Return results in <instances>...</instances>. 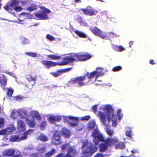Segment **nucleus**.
<instances>
[{
  "mask_svg": "<svg viewBox=\"0 0 157 157\" xmlns=\"http://www.w3.org/2000/svg\"><path fill=\"white\" fill-rule=\"evenodd\" d=\"M92 136L94 138L93 141L94 144L98 145L100 141L104 143H101L99 146V151L104 152L108 149V147L115 145L118 141L117 138H108L105 140L102 134L100 132L98 129H94L92 132Z\"/></svg>",
  "mask_w": 157,
  "mask_h": 157,
  "instance_id": "nucleus-1",
  "label": "nucleus"
},
{
  "mask_svg": "<svg viewBox=\"0 0 157 157\" xmlns=\"http://www.w3.org/2000/svg\"><path fill=\"white\" fill-rule=\"evenodd\" d=\"M103 75L102 73L96 71L90 73L87 72L84 75L77 76L71 79L68 82V85L71 86L77 83L78 86H83L88 85L89 83H92L93 82L92 80L94 77L95 80H96L98 77Z\"/></svg>",
  "mask_w": 157,
  "mask_h": 157,
  "instance_id": "nucleus-2",
  "label": "nucleus"
},
{
  "mask_svg": "<svg viewBox=\"0 0 157 157\" xmlns=\"http://www.w3.org/2000/svg\"><path fill=\"white\" fill-rule=\"evenodd\" d=\"M76 59V57H73V56L63 58V61L61 62L57 63L48 60H42L41 62L43 64L46 66L47 68L49 69L51 67H55L57 65L63 66L67 65L69 63L75 61Z\"/></svg>",
  "mask_w": 157,
  "mask_h": 157,
  "instance_id": "nucleus-3",
  "label": "nucleus"
},
{
  "mask_svg": "<svg viewBox=\"0 0 157 157\" xmlns=\"http://www.w3.org/2000/svg\"><path fill=\"white\" fill-rule=\"evenodd\" d=\"M61 147L62 151L66 150L67 153L65 154L64 153H60L57 155L56 157H75L78 153L76 148L68 144L62 145Z\"/></svg>",
  "mask_w": 157,
  "mask_h": 157,
  "instance_id": "nucleus-4",
  "label": "nucleus"
},
{
  "mask_svg": "<svg viewBox=\"0 0 157 157\" xmlns=\"http://www.w3.org/2000/svg\"><path fill=\"white\" fill-rule=\"evenodd\" d=\"M85 147L86 148L85 152L87 154H92L96 151L98 149V147L88 142L83 143L82 148L84 149Z\"/></svg>",
  "mask_w": 157,
  "mask_h": 157,
  "instance_id": "nucleus-5",
  "label": "nucleus"
},
{
  "mask_svg": "<svg viewBox=\"0 0 157 157\" xmlns=\"http://www.w3.org/2000/svg\"><path fill=\"white\" fill-rule=\"evenodd\" d=\"M52 143L56 145L60 144L61 143V134L60 131H56L53 136Z\"/></svg>",
  "mask_w": 157,
  "mask_h": 157,
  "instance_id": "nucleus-6",
  "label": "nucleus"
},
{
  "mask_svg": "<svg viewBox=\"0 0 157 157\" xmlns=\"http://www.w3.org/2000/svg\"><path fill=\"white\" fill-rule=\"evenodd\" d=\"M80 10L82 11L84 14L90 16L96 15L98 12L97 10L94 9L90 6H87L85 9H81Z\"/></svg>",
  "mask_w": 157,
  "mask_h": 157,
  "instance_id": "nucleus-7",
  "label": "nucleus"
},
{
  "mask_svg": "<svg viewBox=\"0 0 157 157\" xmlns=\"http://www.w3.org/2000/svg\"><path fill=\"white\" fill-rule=\"evenodd\" d=\"M20 2L17 0H13L10 4H7L4 6L3 8L6 11L11 13L12 11L18 5Z\"/></svg>",
  "mask_w": 157,
  "mask_h": 157,
  "instance_id": "nucleus-8",
  "label": "nucleus"
},
{
  "mask_svg": "<svg viewBox=\"0 0 157 157\" xmlns=\"http://www.w3.org/2000/svg\"><path fill=\"white\" fill-rule=\"evenodd\" d=\"M90 30L93 34L100 37L102 39H104V38H105V33H103L97 27L91 28Z\"/></svg>",
  "mask_w": 157,
  "mask_h": 157,
  "instance_id": "nucleus-9",
  "label": "nucleus"
},
{
  "mask_svg": "<svg viewBox=\"0 0 157 157\" xmlns=\"http://www.w3.org/2000/svg\"><path fill=\"white\" fill-rule=\"evenodd\" d=\"M33 130L32 129H29L27 131L24 132L23 134V136H22L19 140V136L17 135H13L11 136L10 138V140L12 142H15L18 140L19 141L20 140L26 139L27 138V135L29 133V132H32Z\"/></svg>",
  "mask_w": 157,
  "mask_h": 157,
  "instance_id": "nucleus-10",
  "label": "nucleus"
},
{
  "mask_svg": "<svg viewBox=\"0 0 157 157\" xmlns=\"http://www.w3.org/2000/svg\"><path fill=\"white\" fill-rule=\"evenodd\" d=\"M34 14L36 17L40 19L46 20L49 18L48 14L41 10L35 12Z\"/></svg>",
  "mask_w": 157,
  "mask_h": 157,
  "instance_id": "nucleus-11",
  "label": "nucleus"
},
{
  "mask_svg": "<svg viewBox=\"0 0 157 157\" xmlns=\"http://www.w3.org/2000/svg\"><path fill=\"white\" fill-rule=\"evenodd\" d=\"M73 57H76V58L79 61H84L90 59L92 57V56L90 54H75L73 55Z\"/></svg>",
  "mask_w": 157,
  "mask_h": 157,
  "instance_id": "nucleus-12",
  "label": "nucleus"
},
{
  "mask_svg": "<svg viewBox=\"0 0 157 157\" xmlns=\"http://www.w3.org/2000/svg\"><path fill=\"white\" fill-rule=\"evenodd\" d=\"M104 109L106 111L107 114L108 119L110 121L111 114L114 113V110L112 106L110 105H106L104 108Z\"/></svg>",
  "mask_w": 157,
  "mask_h": 157,
  "instance_id": "nucleus-13",
  "label": "nucleus"
},
{
  "mask_svg": "<svg viewBox=\"0 0 157 157\" xmlns=\"http://www.w3.org/2000/svg\"><path fill=\"white\" fill-rule=\"evenodd\" d=\"M48 120L51 124H53L55 122H59L62 120V116L60 115L50 116L48 118Z\"/></svg>",
  "mask_w": 157,
  "mask_h": 157,
  "instance_id": "nucleus-14",
  "label": "nucleus"
},
{
  "mask_svg": "<svg viewBox=\"0 0 157 157\" xmlns=\"http://www.w3.org/2000/svg\"><path fill=\"white\" fill-rule=\"evenodd\" d=\"M97 116L100 121L103 124H105L106 120V115L103 112L101 111H99L98 113Z\"/></svg>",
  "mask_w": 157,
  "mask_h": 157,
  "instance_id": "nucleus-15",
  "label": "nucleus"
},
{
  "mask_svg": "<svg viewBox=\"0 0 157 157\" xmlns=\"http://www.w3.org/2000/svg\"><path fill=\"white\" fill-rule=\"evenodd\" d=\"M37 76L35 75L29 74L26 75V79L29 82H35Z\"/></svg>",
  "mask_w": 157,
  "mask_h": 157,
  "instance_id": "nucleus-16",
  "label": "nucleus"
},
{
  "mask_svg": "<svg viewBox=\"0 0 157 157\" xmlns=\"http://www.w3.org/2000/svg\"><path fill=\"white\" fill-rule=\"evenodd\" d=\"M30 115L34 119H35L38 121H40L42 119L41 117L39 114V113L36 111H32L31 112Z\"/></svg>",
  "mask_w": 157,
  "mask_h": 157,
  "instance_id": "nucleus-17",
  "label": "nucleus"
},
{
  "mask_svg": "<svg viewBox=\"0 0 157 157\" xmlns=\"http://www.w3.org/2000/svg\"><path fill=\"white\" fill-rule=\"evenodd\" d=\"M7 79L6 77L3 74L0 75V84L2 86H4L6 85Z\"/></svg>",
  "mask_w": 157,
  "mask_h": 157,
  "instance_id": "nucleus-18",
  "label": "nucleus"
},
{
  "mask_svg": "<svg viewBox=\"0 0 157 157\" xmlns=\"http://www.w3.org/2000/svg\"><path fill=\"white\" fill-rule=\"evenodd\" d=\"M18 128L21 131L25 130V124L24 122L21 120H19L17 121Z\"/></svg>",
  "mask_w": 157,
  "mask_h": 157,
  "instance_id": "nucleus-19",
  "label": "nucleus"
},
{
  "mask_svg": "<svg viewBox=\"0 0 157 157\" xmlns=\"http://www.w3.org/2000/svg\"><path fill=\"white\" fill-rule=\"evenodd\" d=\"M74 122H72L70 123V125L71 126L75 127L78 125L77 127H76V130L78 131H80L83 128V127L82 125H80V127L79 128V124H78V119L77 121H74Z\"/></svg>",
  "mask_w": 157,
  "mask_h": 157,
  "instance_id": "nucleus-20",
  "label": "nucleus"
},
{
  "mask_svg": "<svg viewBox=\"0 0 157 157\" xmlns=\"http://www.w3.org/2000/svg\"><path fill=\"white\" fill-rule=\"evenodd\" d=\"M15 153V150L13 149H8L5 150L4 152V155L10 156L13 155Z\"/></svg>",
  "mask_w": 157,
  "mask_h": 157,
  "instance_id": "nucleus-21",
  "label": "nucleus"
},
{
  "mask_svg": "<svg viewBox=\"0 0 157 157\" xmlns=\"http://www.w3.org/2000/svg\"><path fill=\"white\" fill-rule=\"evenodd\" d=\"M62 132L63 135L65 137L69 138L70 136V131L66 128H63L62 130Z\"/></svg>",
  "mask_w": 157,
  "mask_h": 157,
  "instance_id": "nucleus-22",
  "label": "nucleus"
},
{
  "mask_svg": "<svg viewBox=\"0 0 157 157\" xmlns=\"http://www.w3.org/2000/svg\"><path fill=\"white\" fill-rule=\"evenodd\" d=\"M26 122L31 127L33 128L36 125V122L34 120H30L29 119H26Z\"/></svg>",
  "mask_w": 157,
  "mask_h": 157,
  "instance_id": "nucleus-23",
  "label": "nucleus"
},
{
  "mask_svg": "<svg viewBox=\"0 0 157 157\" xmlns=\"http://www.w3.org/2000/svg\"><path fill=\"white\" fill-rule=\"evenodd\" d=\"M74 32L79 37L82 38H87V36L84 33L79 31L77 30H76L74 31Z\"/></svg>",
  "mask_w": 157,
  "mask_h": 157,
  "instance_id": "nucleus-24",
  "label": "nucleus"
},
{
  "mask_svg": "<svg viewBox=\"0 0 157 157\" xmlns=\"http://www.w3.org/2000/svg\"><path fill=\"white\" fill-rule=\"evenodd\" d=\"M115 144L116 149H122L125 147L124 143L122 142H119L118 141Z\"/></svg>",
  "mask_w": 157,
  "mask_h": 157,
  "instance_id": "nucleus-25",
  "label": "nucleus"
},
{
  "mask_svg": "<svg viewBox=\"0 0 157 157\" xmlns=\"http://www.w3.org/2000/svg\"><path fill=\"white\" fill-rule=\"evenodd\" d=\"M95 123L94 121H90L88 124V129L90 130L94 129L95 127Z\"/></svg>",
  "mask_w": 157,
  "mask_h": 157,
  "instance_id": "nucleus-26",
  "label": "nucleus"
},
{
  "mask_svg": "<svg viewBox=\"0 0 157 157\" xmlns=\"http://www.w3.org/2000/svg\"><path fill=\"white\" fill-rule=\"evenodd\" d=\"M116 36V34H115L113 33L110 32L107 33V35H106V38L105 39L107 40L110 39L111 38L115 37Z\"/></svg>",
  "mask_w": 157,
  "mask_h": 157,
  "instance_id": "nucleus-27",
  "label": "nucleus"
},
{
  "mask_svg": "<svg viewBox=\"0 0 157 157\" xmlns=\"http://www.w3.org/2000/svg\"><path fill=\"white\" fill-rule=\"evenodd\" d=\"M48 57L53 60H59L61 58V56L55 55H48Z\"/></svg>",
  "mask_w": 157,
  "mask_h": 157,
  "instance_id": "nucleus-28",
  "label": "nucleus"
},
{
  "mask_svg": "<svg viewBox=\"0 0 157 157\" xmlns=\"http://www.w3.org/2000/svg\"><path fill=\"white\" fill-rule=\"evenodd\" d=\"M36 6L34 4H31L30 6L27 7V10L29 11H32L37 9Z\"/></svg>",
  "mask_w": 157,
  "mask_h": 157,
  "instance_id": "nucleus-29",
  "label": "nucleus"
},
{
  "mask_svg": "<svg viewBox=\"0 0 157 157\" xmlns=\"http://www.w3.org/2000/svg\"><path fill=\"white\" fill-rule=\"evenodd\" d=\"M55 150L54 149H52L50 151H49L45 154V156L46 157H49L51 156L55 152Z\"/></svg>",
  "mask_w": 157,
  "mask_h": 157,
  "instance_id": "nucleus-30",
  "label": "nucleus"
},
{
  "mask_svg": "<svg viewBox=\"0 0 157 157\" xmlns=\"http://www.w3.org/2000/svg\"><path fill=\"white\" fill-rule=\"evenodd\" d=\"M25 54L28 56H31L33 57H37V54L36 53L33 52H26L25 53Z\"/></svg>",
  "mask_w": 157,
  "mask_h": 157,
  "instance_id": "nucleus-31",
  "label": "nucleus"
},
{
  "mask_svg": "<svg viewBox=\"0 0 157 157\" xmlns=\"http://www.w3.org/2000/svg\"><path fill=\"white\" fill-rule=\"evenodd\" d=\"M46 38L50 41H52L56 40L55 38L52 36L48 34L46 35Z\"/></svg>",
  "mask_w": 157,
  "mask_h": 157,
  "instance_id": "nucleus-32",
  "label": "nucleus"
},
{
  "mask_svg": "<svg viewBox=\"0 0 157 157\" xmlns=\"http://www.w3.org/2000/svg\"><path fill=\"white\" fill-rule=\"evenodd\" d=\"M122 67L120 66H116L114 67L112 69V71L113 72H117L121 70Z\"/></svg>",
  "mask_w": 157,
  "mask_h": 157,
  "instance_id": "nucleus-33",
  "label": "nucleus"
},
{
  "mask_svg": "<svg viewBox=\"0 0 157 157\" xmlns=\"http://www.w3.org/2000/svg\"><path fill=\"white\" fill-rule=\"evenodd\" d=\"M106 132L107 134L109 136H111L113 135L114 131L113 130L107 128L106 130Z\"/></svg>",
  "mask_w": 157,
  "mask_h": 157,
  "instance_id": "nucleus-34",
  "label": "nucleus"
},
{
  "mask_svg": "<svg viewBox=\"0 0 157 157\" xmlns=\"http://www.w3.org/2000/svg\"><path fill=\"white\" fill-rule=\"evenodd\" d=\"M72 69V67L65 68L64 69L59 70V72H61V73H65L69 71Z\"/></svg>",
  "mask_w": 157,
  "mask_h": 157,
  "instance_id": "nucleus-35",
  "label": "nucleus"
},
{
  "mask_svg": "<svg viewBox=\"0 0 157 157\" xmlns=\"http://www.w3.org/2000/svg\"><path fill=\"white\" fill-rule=\"evenodd\" d=\"M47 125V122L46 121H44L41 122L40 125V128L43 129Z\"/></svg>",
  "mask_w": 157,
  "mask_h": 157,
  "instance_id": "nucleus-36",
  "label": "nucleus"
},
{
  "mask_svg": "<svg viewBox=\"0 0 157 157\" xmlns=\"http://www.w3.org/2000/svg\"><path fill=\"white\" fill-rule=\"evenodd\" d=\"M51 74L54 77H57L61 74V72H59L58 70L56 72H51Z\"/></svg>",
  "mask_w": 157,
  "mask_h": 157,
  "instance_id": "nucleus-37",
  "label": "nucleus"
},
{
  "mask_svg": "<svg viewBox=\"0 0 157 157\" xmlns=\"http://www.w3.org/2000/svg\"><path fill=\"white\" fill-rule=\"evenodd\" d=\"M13 92V90L11 88H9L7 92V95H8L9 97H11L12 94Z\"/></svg>",
  "mask_w": 157,
  "mask_h": 157,
  "instance_id": "nucleus-38",
  "label": "nucleus"
},
{
  "mask_svg": "<svg viewBox=\"0 0 157 157\" xmlns=\"http://www.w3.org/2000/svg\"><path fill=\"white\" fill-rule=\"evenodd\" d=\"M40 140L42 141H45L47 140L48 138L45 136L41 135L39 137Z\"/></svg>",
  "mask_w": 157,
  "mask_h": 157,
  "instance_id": "nucleus-39",
  "label": "nucleus"
},
{
  "mask_svg": "<svg viewBox=\"0 0 157 157\" xmlns=\"http://www.w3.org/2000/svg\"><path fill=\"white\" fill-rule=\"evenodd\" d=\"M117 51L121 52L124 50V49L121 46H119L116 47V49Z\"/></svg>",
  "mask_w": 157,
  "mask_h": 157,
  "instance_id": "nucleus-40",
  "label": "nucleus"
},
{
  "mask_svg": "<svg viewBox=\"0 0 157 157\" xmlns=\"http://www.w3.org/2000/svg\"><path fill=\"white\" fill-rule=\"evenodd\" d=\"M22 8L20 6H17L15 7L14 8V10L17 12H20L22 10Z\"/></svg>",
  "mask_w": 157,
  "mask_h": 157,
  "instance_id": "nucleus-41",
  "label": "nucleus"
},
{
  "mask_svg": "<svg viewBox=\"0 0 157 157\" xmlns=\"http://www.w3.org/2000/svg\"><path fill=\"white\" fill-rule=\"evenodd\" d=\"M131 152L132 153V156H134V154L136 153L138 155L137 156H138V154H139L138 150L137 149H133L131 151Z\"/></svg>",
  "mask_w": 157,
  "mask_h": 157,
  "instance_id": "nucleus-42",
  "label": "nucleus"
},
{
  "mask_svg": "<svg viewBox=\"0 0 157 157\" xmlns=\"http://www.w3.org/2000/svg\"><path fill=\"white\" fill-rule=\"evenodd\" d=\"M97 105H95L92 107L91 109L94 113H96L97 112Z\"/></svg>",
  "mask_w": 157,
  "mask_h": 157,
  "instance_id": "nucleus-43",
  "label": "nucleus"
},
{
  "mask_svg": "<svg viewBox=\"0 0 157 157\" xmlns=\"http://www.w3.org/2000/svg\"><path fill=\"white\" fill-rule=\"evenodd\" d=\"M132 132V130H131L128 131H127L126 132L125 134L127 136L129 137H132V135L131 134V132Z\"/></svg>",
  "mask_w": 157,
  "mask_h": 157,
  "instance_id": "nucleus-44",
  "label": "nucleus"
},
{
  "mask_svg": "<svg viewBox=\"0 0 157 157\" xmlns=\"http://www.w3.org/2000/svg\"><path fill=\"white\" fill-rule=\"evenodd\" d=\"M90 118L89 116H86L82 117L81 118V120H88Z\"/></svg>",
  "mask_w": 157,
  "mask_h": 157,
  "instance_id": "nucleus-45",
  "label": "nucleus"
},
{
  "mask_svg": "<svg viewBox=\"0 0 157 157\" xmlns=\"http://www.w3.org/2000/svg\"><path fill=\"white\" fill-rule=\"evenodd\" d=\"M21 43L23 44H27L29 43L28 39L24 38L22 40Z\"/></svg>",
  "mask_w": 157,
  "mask_h": 157,
  "instance_id": "nucleus-46",
  "label": "nucleus"
},
{
  "mask_svg": "<svg viewBox=\"0 0 157 157\" xmlns=\"http://www.w3.org/2000/svg\"><path fill=\"white\" fill-rule=\"evenodd\" d=\"M68 118L69 119L72 120L73 121H78V118L77 117H75L71 116H69Z\"/></svg>",
  "mask_w": 157,
  "mask_h": 157,
  "instance_id": "nucleus-47",
  "label": "nucleus"
},
{
  "mask_svg": "<svg viewBox=\"0 0 157 157\" xmlns=\"http://www.w3.org/2000/svg\"><path fill=\"white\" fill-rule=\"evenodd\" d=\"M111 120L112 121H115L116 119V120H117V117L116 115L114 114V113L113 114H111Z\"/></svg>",
  "mask_w": 157,
  "mask_h": 157,
  "instance_id": "nucleus-48",
  "label": "nucleus"
},
{
  "mask_svg": "<svg viewBox=\"0 0 157 157\" xmlns=\"http://www.w3.org/2000/svg\"><path fill=\"white\" fill-rule=\"evenodd\" d=\"M7 131L5 129H2L0 130V135H4L6 132Z\"/></svg>",
  "mask_w": 157,
  "mask_h": 157,
  "instance_id": "nucleus-49",
  "label": "nucleus"
},
{
  "mask_svg": "<svg viewBox=\"0 0 157 157\" xmlns=\"http://www.w3.org/2000/svg\"><path fill=\"white\" fill-rule=\"evenodd\" d=\"M44 13H51V11L48 9L44 8V9L42 10Z\"/></svg>",
  "mask_w": 157,
  "mask_h": 157,
  "instance_id": "nucleus-50",
  "label": "nucleus"
},
{
  "mask_svg": "<svg viewBox=\"0 0 157 157\" xmlns=\"http://www.w3.org/2000/svg\"><path fill=\"white\" fill-rule=\"evenodd\" d=\"M112 125L114 127H116L117 124V120L116 119L115 121H112Z\"/></svg>",
  "mask_w": 157,
  "mask_h": 157,
  "instance_id": "nucleus-51",
  "label": "nucleus"
},
{
  "mask_svg": "<svg viewBox=\"0 0 157 157\" xmlns=\"http://www.w3.org/2000/svg\"><path fill=\"white\" fill-rule=\"evenodd\" d=\"M121 112V109H118L117 111V115L118 116V117L120 118H121L122 117V115H121L120 114V113Z\"/></svg>",
  "mask_w": 157,
  "mask_h": 157,
  "instance_id": "nucleus-52",
  "label": "nucleus"
},
{
  "mask_svg": "<svg viewBox=\"0 0 157 157\" xmlns=\"http://www.w3.org/2000/svg\"><path fill=\"white\" fill-rule=\"evenodd\" d=\"M4 124V119L3 118L0 119V128Z\"/></svg>",
  "mask_w": 157,
  "mask_h": 157,
  "instance_id": "nucleus-53",
  "label": "nucleus"
},
{
  "mask_svg": "<svg viewBox=\"0 0 157 157\" xmlns=\"http://www.w3.org/2000/svg\"><path fill=\"white\" fill-rule=\"evenodd\" d=\"M94 157H104L103 155L100 153H98L96 155L94 156Z\"/></svg>",
  "mask_w": 157,
  "mask_h": 157,
  "instance_id": "nucleus-54",
  "label": "nucleus"
},
{
  "mask_svg": "<svg viewBox=\"0 0 157 157\" xmlns=\"http://www.w3.org/2000/svg\"><path fill=\"white\" fill-rule=\"evenodd\" d=\"M45 151V149L42 147L39 150V152L40 153L44 152Z\"/></svg>",
  "mask_w": 157,
  "mask_h": 157,
  "instance_id": "nucleus-55",
  "label": "nucleus"
},
{
  "mask_svg": "<svg viewBox=\"0 0 157 157\" xmlns=\"http://www.w3.org/2000/svg\"><path fill=\"white\" fill-rule=\"evenodd\" d=\"M150 63L152 65H154L155 63V61L153 59H151L150 61Z\"/></svg>",
  "mask_w": 157,
  "mask_h": 157,
  "instance_id": "nucleus-56",
  "label": "nucleus"
},
{
  "mask_svg": "<svg viewBox=\"0 0 157 157\" xmlns=\"http://www.w3.org/2000/svg\"><path fill=\"white\" fill-rule=\"evenodd\" d=\"M15 157H22L21 155L20 154H16L15 155H14Z\"/></svg>",
  "mask_w": 157,
  "mask_h": 157,
  "instance_id": "nucleus-57",
  "label": "nucleus"
},
{
  "mask_svg": "<svg viewBox=\"0 0 157 157\" xmlns=\"http://www.w3.org/2000/svg\"><path fill=\"white\" fill-rule=\"evenodd\" d=\"M133 42L132 41H131L129 42V46L130 47H131V48L132 47V45H133Z\"/></svg>",
  "mask_w": 157,
  "mask_h": 157,
  "instance_id": "nucleus-58",
  "label": "nucleus"
},
{
  "mask_svg": "<svg viewBox=\"0 0 157 157\" xmlns=\"http://www.w3.org/2000/svg\"><path fill=\"white\" fill-rule=\"evenodd\" d=\"M33 157H38V156L37 155V154H36V153L33 154Z\"/></svg>",
  "mask_w": 157,
  "mask_h": 157,
  "instance_id": "nucleus-59",
  "label": "nucleus"
},
{
  "mask_svg": "<svg viewBox=\"0 0 157 157\" xmlns=\"http://www.w3.org/2000/svg\"><path fill=\"white\" fill-rule=\"evenodd\" d=\"M79 23L81 25H82L84 24V22L82 21V20L81 19L80 21H79Z\"/></svg>",
  "mask_w": 157,
  "mask_h": 157,
  "instance_id": "nucleus-60",
  "label": "nucleus"
},
{
  "mask_svg": "<svg viewBox=\"0 0 157 157\" xmlns=\"http://www.w3.org/2000/svg\"><path fill=\"white\" fill-rule=\"evenodd\" d=\"M75 3H80L81 1L80 0H75Z\"/></svg>",
  "mask_w": 157,
  "mask_h": 157,
  "instance_id": "nucleus-61",
  "label": "nucleus"
},
{
  "mask_svg": "<svg viewBox=\"0 0 157 157\" xmlns=\"http://www.w3.org/2000/svg\"><path fill=\"white\" fill-rule=\"evenodd\" d=\"M120 157H128V156H121Z\"/></svg>",
  "mask_w": 157,
  "mask_h": 157,
  "instance_id": "nucleus-62",
  "label": "nucleus"
},
{
  "mask_svg": "<svg viewBox=\"0 0 157 157\" xmlns=\"http://www.w3.org/2000/svg\"><path fill=\"white\" fill-rule=\"evenodd\" d=\"M1 3H0V9H1Z\"/></svg>",
  "mask_w": 157,
  "mask_h": 157,
  "instance_id": "nucleus-63",
  "label": "nucleus"
},
{
  "mask_svg": "<svg viewBox=\"0 0 157 157\" xmlns=\"http://www.w3.org/2000/svg\"><path fill=\"white\" fill-rule=\"evenodd\" d=\"M19 98V96H17V98Z\"/></svg>",
  "mask_w": 157,
  "mask_h": 157,
  "instance_id": "nucleus-64",
  "label": "nucleus"
}]
</instances>
